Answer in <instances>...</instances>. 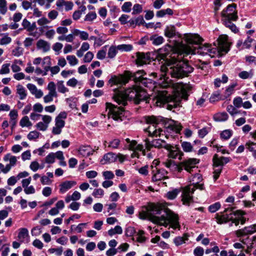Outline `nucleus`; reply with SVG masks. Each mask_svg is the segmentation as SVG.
<instances>
[{
  "mask_svg": "<svg viewBox=\"0 0 256 256\" xmlns=\"http://www.w3.org/2000/svg\"><path fill=\"white\" fill-rule=\"evenodd\" d=\"M172 49V46L168 45L160 49L158 54L160 58L165 61L161 66V74H159V79L161 81L160 84L163 88H168L170 84V80L167 76L166 74L173 78H182L188 76L194 70L188 64L178 62L174 56H170Z\"/></svg>",
  "mask_w": 256,
  "mask_h": 256,
  "instance_id": "nucleus-1",
  "label": "nucleus"
},
{
  "mask_svg": "<svg viewBox=\"0 0 256 256\" xmlns=\"http://www.w3.org/2000/svg\"><path fill=\"white\" fill-rule=\"evenodd\" d=\"M139 217L140 219H148L154 223L165 227L170 224V227L173 229L180 230V228L178 214L170 210L165 208L164 204H150L146 211L140 212Z\"/></svg>",
  "mask_w": 256,
  "mask_h": 256,
  "instance_id": "nucleus-2",
  "label": "nucleus"
},
{
  "mask_svg": "<svg viewBox=\"0 0 256 256\" xmlns=\"http://www.w3.org/2000/svg\"><path fill=\"white\" fill-rule=\"evenodd\" d=\"M174 90L172 96L168 94L166 90L158 91L155 96V104L158 106H162L166 104V108L169 110L180 106L181 100L188 99L192 87L188 84L176 83L172 84Z\"/></svg>",
  "mask_w": 256,
  "mask_h": 256,
  "instance_id": "nucleus-3",
  "label": "nucleus"
},
{
  "mask_svg": "<svg viewBox=\"0 0 256 256\" xmlns=\"http://www.w3.org/2000/svg\"><path fill=\"white\" fill-rule=\"evenodd\" d=\"M228 40L227 36L222 35L219 36L218 40V48H212V45L208 44L200 45L198 48H194L192 46L183 45L182 47V50L186 54L198 53L201 55L208 54L211 57H214L216 54L221 56L224 54L227 53L230 50V44Z\"/></svg>",
  "mask_w": 256,
  "mask_h": 256,
  "instance_id": "nucleus-4",
  "label": "nucleus"
},
{
  "mask_svg": "<svg viewBox=\"0 0 256 256\" xmlns=\"http://www.w3.org/2000/svg\"><path fill=\"white\" fill-rule=\"evenodd\" d=\"M147 96L146 92L138 86L128 88L124 92L118 91L113 96L114 100L118 104L126 106L128 100H132L135 103L138 104L140 101L145 100Z\"/></svg>",
  "mask_w": 256,
  "mask_h": 256,
  "instance_id": "nucleus-5",
  "label": "nucleus"
},
{
  "mask_svg": "<svg viewBox=\"0 0 256 256\" xmlns=\"http://www.w3.org/2000/svg\"><path fill=\"white\" fill-rule=\"evenodd\" d=\"M106 108L108 110V116L109 118H112L115 121L122 122L126 114V112L124 108L118 107L111 103H106Z\"/></svg>",
  "mask_w": 256,
  "mask_h": 256,
  "instance_id": "nucleus-6",
  "label": "nucleus"
},
{
  "mask_svg": "<svg viewBox=\"0 0 256 256\" xmlns=\"http://www.w3.org/2000/svg\"><path fill=\"white\" fill-rule=\"evenodd\" d=\"M145 145L148 150H150L153 147L158 148H164L169 150L172 147V146L162 139H156L152 142L149 141L148 139H146L145 140Z\"/></svg>",
  "mask_w": 256,
  "mask_h": 256,
  "instance_id": "nucleus-7",
  "label": "nucleus"
},
{
  "mask_svg": "<svg viewBox=\"0 0 256 256\" xmlns=\"http://www.w3.org/2000/svg\"><path fill=\"white\" fill-rule=\"evenodd\" d=\"M132 76V72L130 71H126L123 75L119 76H114L109 80L108 82L112 86L114 84H125L128 82L130 76Z\"/></svg>",
  "mask_w": 256,
  "mask_h": 256,
  "instance_id": "nucleus-8",
  "label": "nucleus"
},
{
  "mask_svg": "<svg viewBox=\"0 0 256 256\" xmlns=\"http://www.w3.org/2000/svg\"><path fill=\"white\" fill-rule=\"evenodd\" d=\"M146 120L147 123L150 125L146 128V131L148 132L150 136H160V134H157V124L158 123V118L154 116H150L146 118Z\"/></svg>",
  "mask_w": 256,
  "mask_h": 256,
  "instance_id": "nucleus-9",
  "label": "nucleus"
},
{
  "mask_svg": "<svg viewBox=\"0 0 256 256\" xmlns=\"http://www.w3.org/2000/svg\"><path fill=\"white\" fill-rule=\"evenodd\" d=\"M195 190L194 188H192V186H188L182 188V202L183 204L189 205L192 201V194Z\"/></svg>",
  "mask_w": 256,
  "mask_h": 256,
  "instance_id": "nucleus-10",
  "label": "nucleus"
},
{
  "mask_svg": "<svg viewBox=\"0 0 256 256\" xmlns=\"http://www.w3.org/2000/svg\"><path fill=\"white\" fill-rule=\"evenodd\" d=\"M236 5L232 4L228 6L226 10L222 12V18H230L234 21H236L238 18L236 10Z\"/></svg>",
  "mask_w": 256,
  "mask_h": 256,
  "instance_id": "nucleus-11",
  "label": "nucleus"
},
{
  "mask_svg": "<svg viewBox=\"0 0 256 256\" xmlns=\"http://www.w3.org/2000/svg\"><path fill=\"white\" fill-rule=\"evenodd\" d=\"M40 117L42 120L38 122L35 126L38 130L44 132L48 129L50 124L51 122L52 117L46 114L42 115Z\"/></svg>",
  "mask_w": 256,
  "mask_h": 256,
  "instance_id": "nucleus-12",
  "label": "nucleus"
},
{
  "mask_svg": "<svg viewBox=\"0 0 256 256\" xmlns=\"http://www.w3.org/2000/svg\"><path fill=\"white\" fill-rule=\"evenodd\" d=\"M240 215L242 216L244 214L243 212L241 210H237L234 212H231L230 214H223L222 216H219L216 214V222L218 224H222L223 223H226L230 220H232V215Z\"/></svg>",
  "mask_w": 256,
  "mask_h": 256,
  "instance_id": "nucleus-13",
  "label": "nucleus"
},
{
  "mask_svg": "<svg viewBox=\"0 0 256 256\" xmlns=\"http://www.w3.org/2000/svg\"><path fill=\"white\" fill-rule=\"evenodd\" d=\"M184 38L188 44L187 45L189 46L192 44H198L203 41V39L197 34H186L184 35Z\"/></svg>",
  "mask_w": 256,
  "mask_h": 256,
  "instance_id": "nucleus-14",
  "label": "nucleus"
},
{
  "mask_svg": "<svg viewBox=\"0 0 256 256\" xmlns=\"http://www.w3.org/2000/svg\"><path fill=\"white\" fill-rule=\"evenodd\" d=\"M255 232H256V224L236 230V234L238 236H241L252 234Z\"/></svg>",
  "mask_w": 256,
  "mask_h": 256,
  "instance_id": "nucleus-15",
  "label": "nucleus"
},
{
  "mask_svg": "<svg viewBox=\"0 0 256 256\" xmlns=\"http://www.w3.org/2000/svg\"><path fill=\"white\" fill-rule=\"evenodd\" d=\"M199 162V160L196 158H189L182 162L184 169L190 172L193 168L196 167V164Z\"/></svg>",
  "mask_w": 256,
  "mask_h": 256,
  "instance_id": "nucleus-16",
  "label": "nucleus"
},
{
  "mask_svg": "<svg viewBox=\"0 0 256 256\" xmlns=\"http://www.w3.org/2000/svg\"><path fill=\"white\" fill-rule=\"evenodd\" d=\"M22 26L28 32H30V34L33 36H36V33H32V32L36 29V26L35 22L30 23L27 19L24 18L22 22Z\"/></svg>",
  "mask_w": 256,
  "mask_h": 256,
  "instance_id": "nucleus-17",
  "label": "nucleus"
},
{
  "mask_svg": "<svg viewBox=\"0 0 256 256\" xmlns=\"http://www.w3.org/2000/svg\"><path fill=\"white\" fill-rule=\"evenodd\" d=\"M26 87L31 94L34 96L36 98H40L44 96L43 92L41 90L38 89L34 84H28Z\"/></svg>",
  "mask_w": 256,
  "mask_h": 256,
  "instance_id": "nucleus-18",
  "label": "nucleus"
},
{
  "mask_svg": "<svg viewBox=\"0 0 256 256\" xmlns=\"http://www.w3.org/2000/svg\"><path fill=\"white\" fill-rule=\"evenodd\" d=\"M132 76H130V78H133L134 80L136 82H140L142 84L145 85L146 86H148L146 85L148 80L142 78V76L145 74L144 70H138L135 73H132Z\"/></svg>",
  "mask_w": 256,
  "mask_h": 256,
  "instance_id": "nucleus-19",
  "label": "nucleus"
},
{
  "mask_svg": "<svg viewBox=\"0 0 256 256\" xmlns=\"http://www.w3.org/2000/svg\"><path fill=\"white\" fill-rule=\"evenodd\" d=\"M212 160L213 166L214 168L222 166L230 162V159L224 156L218 158V154H216L214 155Z\"/></svg>",
  "mask_w": 256,
  "mask_h": 256,
  "instance_id": "nucleus-20",
  "label": "nucleus"
},
{
  "mask_svg": "<svg viewBox=\"0 0 256 256\" xmlns=\"http://www.w3.org/2000/svg\"><path fill=\"white\" fill-rule=\"evenodd\" d=\"M168 172L165 170H157L156 172L154 174L152 180L154 182H157L167 179L168 178L166 176Z\"/></svg>",
  "mask_w": 256,
  "mask_h": 256,
  "instance_id": "nucleus-21",
  "label": "nucleus"
},
{
  "mask_svg": "<svg viewBox=\"0 0 256 256\" xmlns=\"http://www.w3.org/2000/svg\"><path fill=\"white\" fill-rule=\"evenodd\" d=\"M76 184V182L74 180H66L64 182L60 185V192L62 194H64Z\"/></svg>",
  "mask_w": 256,
  "mask_h": 256,
  "instance_id": "nucleus-22",
  "label": "nucleus"
},
{
  "mask_svg": "<svg viewBox=\"0 0 256 256\" xmlns=\"http://www.w3.org/2000/svg\"><path fill=\"white\" fill-rule=\"evenodd\" d=\"M136 64L139 66H142L149 62V56L144 53L138 52L136 53Z\"/></svg>",
  "mask_w": 256,
  "mask_h": 256,
  "instance_id": "nucleus-23",
  "label": "nucleus"
},
{
  "mask_svg": "<svg viewBox=\"0 0 256 256\" xmlns=\"http://www.w3.org/2000/svg\"><path fill=\"white\" fill-rule=\"evenodd\" d=\"M55 126L52 128V133L54 135L60 134L62 131V128L64 127L65 122L64 120H55Z\"/></svg>",
  "mask_w": 256,
  "mask_h": 256,
  "instance_id": "nucleus-24",
  "label": "nucleus"
},
{
  "mask_svg": "<svg viewBox=\"0 0 256 256\" xmlns=\"http://www.w3.org/2000/svg\"><path fill=\"white\" fill-rule=\"evenodd\" d=\"M37 24L40 26L39 30L43 32L44 29H48V24L50 23V20L46 17L43 16L37 20Z\"/></svg>",
  "mask_w": 256,
  "mask_h": 256,
  "instance_id": "nucleus-25",
  "label": "nucleus"
},
{
  "mask_svg": "<svg viewBox=\"0 0 256 256\" xmlns=\"http://www.w3.org/2000/svg\"><path fill=\"white\" fill-rule=\"evenodd\" d=\"M36 47L43 52H46L50 50V44L46 40H40L36 43Z\"/></svg>",
  "mask_w": 256,
  "mask_h": 256,
  "instance_id": "nucleus-26",
  "label": "nucleus"
},
{
  "mask_svg": "<svg viewBox=\"0 0 256 256\" xmlns=\"http://www.w3.org/2000/svg\"><path fill=\"white\" fill-rule=\"evenodd\" d=\"M117 159V156L112 153L108 152L104 155L103 158L101 160L100 162L104 164L106 163H111L115 162Z\"/></svg>",
  "mask_w": 256,
  "mask_h": 256,
  "instance_id": "nucleus-27",
  "label": "nucleus"
},
{
  "mask_svg": "<svg viewBox=\"0 0 256 256\" xmlns=\"http://www.w3.org/2000/svg\"><path fill=\"white\" fill-rule=\"evenodd\" d=\"M222 21L224 24L232 32L236 33L238 32V29L236 25L232 23V19L230 18H222Z\"/></svg>",
  "mask_w": 256,
  "mask_h": 256,
  "instance_id": "nucleus-28",
  "label": "nucleus"
},
{
  "mask_svg": "<svg viewBox=\"0 0 256 256\" xmlns=\"http://www.w3.org/2000/svg\"><path fill=\"white\" fill-rule=\"evenodd\" d=\"M28 237V231L26 228H21L18 230V238L20 242H24Z\"/></svg>",
  "mask_w": 256,
  "mask_h": 256,
  "instance_id": "nucleus-29",
  "label": "nucleus"
},
{
  "mask_svg": "<svg viewBox=\"0 0 256 256\" xmlns=\"http://www.w3.org/2000/svg\"><path fill=\"white\" fill-rule=\"evenodd\" d=\"M74 29L71 31V33L68 35L60 36L58 39L60 41H66V42H72L74 41L76 35L74 34Z\"/></svg>",
  "mask_w": 256,
  "mask_h": 256,
  "instance_id": "nucleus-30",
  "label": "nucleus"
},
{
  "mask_svg": "<svg viewBox=\"0 0 256 256\" xmlns=\"http://www.w3.org/2000/svg\"><path fill=\"white\" fill-rule=\"evenodd\" d=\"M4 160L5 162L8 160L10 162V164H6V166H9L10 170L12 167L14 166L16 164L17 162V158L16 156H12L10 154H8L4 156Z\"/></svg>",
  "mask_w": 256,
  "mask_h": 256,
  "instance_id": "nucleus-31",
  "label": "nucleus"
},
{
  "mask_svg": "<svg viewBox=\"0 0 256 256\" xmlns=\"http://www.w3.org/2000/svg\"><path fill=\"white\" fill-rule=\"evenodd\" d=\"M16 94L18 95L19 98L23 100L27 96V92L21 84L16 86Z\"/></svg>",
  "mask_w": 256,
  "mask_h": 256,
  "instance_id": "nucleus-32",
  "label": "nucleus"
},
{
  "mask_svg": "<svg viewBox=\"0 0 256 256\" xmlns=\"http://www.w3.org/2000/svg\"><path fill=\"white\" fill-rule=\"evenodd\" d=\"M228 116L226 112H220L214 116V119L216 122H224L228 119Z\"/></svg>",
  "mask_w": 256,
  "mask_h": 256,
  "instance_id": "nucleus-33",
  "label": "nucleus"
},
{
  "mask_svg": "<svg viewBox=\"0 0 256 256\" xmlns=\"http://www.w3.org/2000/svg\"><path fill=\"white\" fill-rule=\"evenodd\" d=\"M188 235L185 234L182 236H177L174 240V242L176 246H179L184 244L188 239Z\"/></svg>",
  "mask_w": 256,
  "mask_h": 256,
  "instance_id": "nucleus-34",
  "label": "nucleus"
},
{
  "mask_svg": "<svg viewBox=\"0 0 256 256\" xmlns=\"http://www.w3.org/2000/svg\"><path fill=\"white\" fill-rule=\"evenodd\" d=\"M92 152L91 148L88 146H82L78 150L79 154L84 156H88L92 154Z\"/></svg>",
  "mask_w": 256,
  "mask_h": 256,
  "instance_id": "nucleus-35",
  "label": "nucleus"
},
{
  "mask_svg": "<svg viewBox=\"0 0 256 256\" xmlns=\"http://www.w3.org/2000/svg\"><path fill=\"white\" fill-rule=\"evenodd\" d=\"M176 34V28L173 26H166L164 30V35L169 38H171Z\"/></svg>",
  "mask_w": 256,
  "mask_h": 256,
  "instance_id": "nucleus-36",
  "label": "nucleus"
},
{
  "mask_svg": "<svg viewBox=\"0 0 256 256\" xmlns=\"http://www.w3.org/2000/svg\"><path fill=\"white\" fill-rule=\"evenodd\" d=\"M150 40L152 42L154 45H160L163 43L164 39L162 36L158 35H154L150 36Z\"/></svg>",
  "mask_w": 256,
  "mask_h": 256,
  "instance_id": "nucleus-37",
  "label": "nucleus"
},
{
  "mask_svg": "<svg viewBox=\"0 0 256 256\" xmlns=\"http://www.w3.org/2000/svg\"><path fill=\"white\" fill-rule=\"evenodd\" d=\"M74 34L76 36H79L82 40H86L88 38V34L84 31H80L78 29H74Z\"/></svg>",
  "mask_w": 256,
  "mask_h": 256,
  "instance_id": "nucleus-38",
  "label": "nucleus"
},
{
  "mask_svg": "<svg viewBox=\"0 0 256 256\" xmlns=\"http://www.w3.org/2000/svg\"><path fill=\"white\" fill-rule=\"evenodd\" d=\"M163 164L166 168H169L172 170H176V168H178V164L172 160H168L165 162H164Z\"/></svg>",
  "mask_w": 256,
  "mask_h": 256,
  "instance_id": "nucleus-39",
  "label": "nucleus"
},
{
  "mask_svg": "<svg viewBox=\"0 0 256 256\" xmlns=\"http://www.w3.org/2000/svg\"><path fill=\"white\" fill-rule=\"evenodd\" d=\"M20 126L24 127H30L31 126L32 124L29 118L27 116L23 117L20 122Z\"/></svg>",
  "mask_w": 256,
  "mask_h": 256,
  "instance_id": "nucleus-40",
  "label": "nucleus"
},
{
  "mask_svg": "<svg viewBox=\"0 0 256 256\" xmlns=\"http://www.w3.org/2000/svg\"><path fill=\"white\" fill-rule=\"evenodd\" d=\"M254 74L252 72V70H250L249 72L247 71H242L240 72L238 76L242 79H247L248 78H251L253 76Z\"/></svg>",
  "mask_w": 256,
  "mask_h": 256,
  "instance_id": "nucleus-41",
  "label": "nucleus"
},
{
  "mask_svg": "<svg viewBox=\"0 0 256 256\" xmlns=\"http://www.w3.org/2000/svg\"><path fill=\"white\" fill-rule=\"evenodd\" d=\"M58 94H54L52 93L48 92L47 94L43 98L44 102L45 104L51 102L53 101L54 98H56Z\"/></svg>",
  "mask_w": 256,
  "mask_h": 256,
  "instance_id": "nucleus-42",
  "label": "nucleus"
},
{
  "mask_svg": "<svg viewBox=\"0 0 256 256\" xmlns=\"http://www.w3.org/2000/svg\"><path fill=\"white\" fill-rule=\"evenodd\" d=\"M236 84H234L232 85L229 86L226 89L224 97V98H228L234 92V88L236 86Z\"/></svg>",
  "mask_w": 256,
  "mask_h": 256,
  "instance_id": "nucleus-43",
  "label": "nucleus"
},
{
  "mask_svg": "<svg viewBox=\"0 0 256 256\" xmlns=\"http://www.w3.org/2000/svg\"><path fill=\"white\" fill-rule=\"evenodd\" d=\"M122 232V228L119 226H116L114 228H112L108 231V234L110 236H112L115 234H121Z\"/></svg>",
  "mask_w": 256,
  "mask_h": 256,
  "instance_id": "nucleus-44",
  "label": "nucleus"
},
{
  "mask_svg": "<svg viewBox=\"0 0 256 256\" xmlns=\"http://www.w3.org/2000/svg\"><path fill=\"white\" fill-rule=\"evenodd\" d=\"M66 60L68 62V63L71 66H74L76 65L78 60L74 55H69L66 56Z\"/></svg>",
  "mask_w": 256,
  "mask_h": 256,
  "instance_id": "nucleus-45",
  "label": "nucleus"
},
{
  "mask_svg": "<svg viewBox=\"0 0 256 256\" xmlns=\"http://www.w3.org/2000/svg\"><path fill=\"white\" fill-rule=\"evenodd\" d=\"M40 134L38 131L34 130L30 132L28 134L27 137L30 140H36L39 138Z\"/></svg>",
  "mask_w": 256,
  "mask_h": 256,
  "instance_id": "nucleus-46",
  "label": "nucleus"
},
{
  "mask_svg": "<svg viewBox=\"0 0 256 256\" xmlns=\"http://www.w3.org/2000/svg\"><path fill=\"white\" fill-rule=\"evenodd\" d=\"M132 10V14H138L141 13L142 12V6L138 4H136L134 5Z\"/></svg>",
  "mask_w": 256,
  "mask_h": 256,
  "instance_id": "nucleus-47",
  "label": "nucleus"
},
{
  "mask_svg": "<svg viewBox=\"0 0 256 256\" xmlns=\"http://www.w3.org/2000/svg\"><path fill=\"white\" fill-rule=\"evenodd\" d=\"M7 2L6 0H0V12L5 14L7 12Z\"/></svg>",
  "mask_w": 256,
  "mask_h": 256,
  "instance_id": "nucleus-48",
  "label": "nucleus"
},
{
  "mask_svg": "<svg viewBox=\"0 0 256 256\" xmlns=\"http://www.w3.org/2000/svg\"><path fill=\"white\" fill-rule=\"evenodd\" d=\"M179 192L180 190H174L167 192L166 197L169 200H174L176 197Z\"/></svg>",
  "mask_w": 256,
  "mask_h": 256,
  "instance_id": "nucleus-49",
  "label": "nucleus"
},
{
  "mask_svg": "<svg viewBox=\"0 0 256 256\" xmlns=\"http://www.w3.org/2000/svg\"><path fill=\"white\" fill-rule=\"evenodd\" d=\"M57 87L58 91L64 94L68 92V90L67 88L64 84L63 81H59L57 83Z\"/></svg>",
  "mask_w": 256,
  "mask_h": 256,
  "instance_id": "nucleus-50",
  "label": "nucleus"
},
{
  "mask_svg": "<svg viewBox=\"0 0 256 256\" xmlns=\"http://www.w3.org/2000/svg\"><path fill=\"white\" fill-rule=\"evenodd\" d=\"M117 49L120 51L128 52L132 48V46L130 44H122L118 46Z\"/></svg>",
  "mask_w": 256,
  "mask_h": 256,
  "instance_id": "nucleus-51",
  "label": "nucleus"
},
{
  "mask_svg": "<svg viewBox=\"0 0 256 256\" xmlns=\"http://www.w3.org/2000/svg\"><path fill=\"white\" fill-rule=\"evenodd\" d=\"M106 52V46L103 47L102 50L98 51L96 54V58L98 60H103L105 58Z\"/></svg>",
  "mask_w": 256,
  "mask_h": 256,
  "instance_id": "nucleus-52",
  "label": "nucleus"
},
{
  "mask_svg": "<svg viewBox=\"0 0 256 256\" xmlns=\"http://www.w3.org/2000/svg\"><path fill=\"white\" fill-rule=\"evenodd\" d=\"M92 195L96 198H100L104 196V191L100 188L94 189L92 192Z\"/></svg>",
  "mask_w": 256,
  "mask_h": 256,
  "instance_id": "nucleus-53",
  "label": "nucleus"
},
{
  "mask_svg": "<svg viewBox=\"0 0 256 256\" xmlns=\"http://www.w3.org/2000/svg\"><path fill=\"white\" fill-rule=\"evenodd\" d=\"M117 47L114 46H111L108 51V57L110 58H114L116 54L117 53Z\"/></svg>",
  "mask_w": 256,
  "mask_h": 256,
  "instance_id": "nucleus-54",
  "label": "nucleus"
},
{
  "mask_svg": "<svg viewBox=\"0 0 256 256\" xmlns=\"http://www.w3.org/2000/svg\"><path fill=\"white\" fill-rule=\"evenodd\" d=\"M132 3L130 2H125L122 6V10L125 12H130L132 10Z\"/></svg>",
  "mask_w": 256,
  "mask_h": 256,
  "instance_id": "nucleus-55",
  "label": "nucleus"
},
{
  "mask_svg": "<svg viewBox=\"0 0 256 256\" xmlns=\"http://www.w3.org/2000/svg\"><path fill=\"white\" fill-rule=\"evenodd\" d=\"M174 146L169 150L170 152L168 154V156L170 158H176L180 154V151L178 148H176V150H172V148H174Z\"/></svg>",
  "mask_w": 256,
  "mask_h": 256,
  "instance_id": "nucleus-56",
  "label": "nucleus"
},
{
  "mask_svg": "<svg viewBox=\"0 0 256 256\" xmlns=\"http://www.w3.org/2000/svg\"><path fill=\"white\" fill-rule=\"evenodd\" d=\"M108 146L112 148H118L120 144V140L118 138L114 139L108 142Z\"/></svg>",
  "mask_w": 256,
  "mask_h": 256,
  "instance_id": "nucleus-57",
  "label": "nucleus"
},
{
  "mask_svg": "<svg viewBox=\"0 0 256 256\" xmlns=\"http://www.w3.org/2000/svg\"><path fill=\"white\" fill-rule=\"evenodd\" d=\"M47 90H48V92L58 94L56 91V84L54 82H50L48 83Z\"/></svg>",
  "mask_w": 256,
  "mask_h": 256,
  "instance_id": "nucleus-58",
  "label": "nucleus"
},
{
  "mask_svg": "<svg viewBox=\"0 0 256 256\" xmlns=\"http://www.w3.org/2000/svg\"><path fill=\"white\" fill-rule=\"evenodd\" d=\"M94 54L91 52H88L84 55L83 61L84 62H90L94 58Z\"/></svg>",
  "mask_w": 256,
  "mask_h": 256,
  "instance_id": "nucleus-59",
  "label": "nucleus"
},
{
  "mask_svg": "<svg viewBox=\"0 0 256 256\" xmlns=\"http://www.w3.org/2000/svg\"><path fill=\"white\" fill-rule=\"evenodd\" d=\"M232 135V131L229 130H224L220 134L221 138L224 140L230 138Z\"/></svg>",
  "mask_w": 256,
  "mask_h": 256,
  "instance_id": "nucleus-60",
  "label": "nucleus"
},
{
  "mask_svg": "<svg viewBox=\"0 0 256 256\" xmlns=\"http://www.w3.org/2000/svg\"><path fill=\"white\" fill-rule=\"evenodd\" d=\"M55 160V156L54 152L50 153L45 158V162L47 164H52Z\"/></svg>",
  "mask_w": 256,
  "mask_h": 256,
  "instance_id": "nucleus-61",
  "label": "nucleus"
},
{
  "mask_svg": "<svg viewBox=\"0 0 256 256\" xmlns=\"http://www.w3.org/2000/svg\"><path fill=\"white\" fill-rule=\"evenodd\" d=\"M56 32L58 34H61L60 36H65L68 32V28L66 26H60L56 28Z\"/></svg>",
  "mask_w": 256,
  "mask_h": 256,
  "instance_id": "nucleus-62",
  "label": "nucleus"
},
{
  "mask_svg": "<svg viewBox=\"0 0 256 256\" xmlns=\"http://www.w3.org/2000/svg\"><path fill=\"white\" fill-rule=\"evenodd\" d=\"M12 42V38L8 34H5L0 40V44L6 45Z\"/></svg>",
  "mask_w": 256,
  "mask_h": 256,
  "instance_id": "nucleus-63",
  "label": "nucleus"
},
{
  "mask_svg": "<svg viewBox=\"0 0 256 256\" xmlns=\"http://www.w3.org/2000/svg\"><path fill=\"white\" fill-rule=\"evenodd\" d=\"M220 207V202H217L210 205L208 207V210L210 212H214L217 211Z\"/></svg>",
  "mask_w": 256,
  "mask_h": 256,
  "instance_id": "nucleus-64",
  "label": "nucleus"
}]
</instances>
